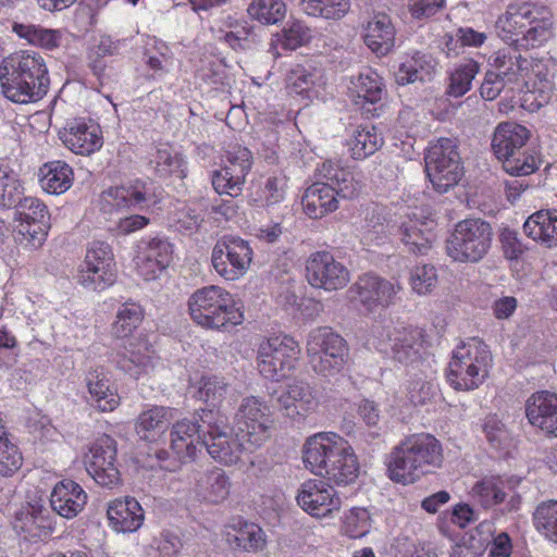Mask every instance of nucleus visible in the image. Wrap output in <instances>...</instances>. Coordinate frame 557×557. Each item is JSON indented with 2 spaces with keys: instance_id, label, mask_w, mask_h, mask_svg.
Here are the masks:
<instances>
[{
  "instance_id": "f257e3e1",
  "label": "nucleus",
  "mask_w": 557,
  "mask_h": 557,
  "mask_svg": "<svg viewBox=\"0 0 557 557\" xmlns=\"http://www.w3.org/2000/svg\"><path fill=\"white\" fill-rule=\"evenodd\" d=\"M305 467L336 485L354 483L359 475V461L347 440L333 432L308 437L302 447Z\"/></svg>"
},
{
  "instance_id": "f03ea898",
  "label": "nucleus",
  "mask_w": 557,
  "mask_h": 557,
  "mask_svg": "<svg viewBox=\"0 0 557 557\" xmlns=\"http://www.w3.org/2000/svg\"><path fill=\"white\" fill-rule=\"evenodd\" d=\"M443 463V447L429 434L407 436L389 454L387 470L389 478L398 483L410 484Z\"/></svg>"
},
{
  "instance_id": "7ed1b4c3",
  "label": "nucleus",
  "mask_w": 557,
  "mask_h": 557,
  "mask_svg": "<svg viewBox=\"0 0 557 557\" xmlns=\"http://www.w3.org/2000/svg\"><path fill=\"white\" fill-rule=\"evenodd\" d=\"M190 319L200 327L228 331L244 322V310L235 296L218 285L195 290L188 298Z\"/></svg>"
},
{
  "instance_id": "20e7f679",
  "label": "nucleus",
  "mask_w": 557,
  "mask_h": 557,
  "mask_svg": "<svg viewBox=\"0 0 557 557\" xmlns=\"http://www.w3.org/2000/svg\"><path fill=\"white\" fill-rule=\"evenodd\" d=\"M144 319L141 307L135 302L123 304L111 325V334L115 338H127L122 351H119L114 362L123 372L134 379L147 372L151 366L152 349L148 342L140 337H132Z\"/></svg>"
},
{
  "instance_id": "39448f33",
  "label": "nucleus",
  "mask_w": 557,
  "mask_h": 557,
  "mask_svg": "<svg viewBox=\"0 0 557 557\" xmlns=\"http://www.w3.org/2000/svg\"><path fill=\"white\" fill-rule=\"evenodd\" d=\"M488 347L478 338L457 346L448 364L446 379L456 391H473L486 380L492 366Z\"/></svg>"
},
{
  "instance_id": "423d86ee",
  "label": "nucleus",
  "mask_w": 557,
  "mask_h": 557,
  "mask_svg": "<svg viewBox=\"0 0 557 557\" xmlns=\"http://www.w3.org/2000/svg\"><path fill=\"white\" fill-rule=\"evenodd\" d=\"M300 346L294 337L277 334L263 338L257 349V369L267 380L280 382L296 368Z\"/></svg>"
},
{
  "instance_id": "0eeeda50",
  "label": "nucleus",
  "mask_w": 557,
  "mask_h": 557,
  "mask_svg": "<svg viewBox=\"0 0 557 557\" xmlns=\"http://www.w3.org/2000/svg\"><path fill=\"white\" fill-rule=\"evenodd\" d=\"M425 172L434 189L444 194L456 186L463 176V165L458 146L451 138L441 137L430 143L425 154Z\"/></svg>"
},
{
  "instance_id": "6e6552de",
  "label": "nucleus",
  "mask_w": 557,
  "mask_h": 557,
  "mask_svg": "<svg viewBox=\"0 0 557 557\" xmlns=\"http://www.w3.org/2000/svg\"><path fill=\"white\" fill-rule=\"evenodd\" d=\"M493 230L481 219H466L455 226L446 242L447 255L458 262H479L491 248Z\"/></svg>"
},
{
  "instance_id": "1a4fd4ad",
  "label": "nucleus",
  "mask_w": 557,
  "mask_h": 557,
  "mask_svg": "<svg viewBox=\"0 0 557 557\" xmlns=\"http://www.w3.org/2000/svg\"><path fill=\"white\" fill-rule=\"evenodd\" d=\"M306 349L313 371L323 376L339 373L348 357L346 341L326 326L309 333Z\"/></svg>"
},
{
  "instance_id": "9d476101",
  "label": "nucleus",
  "mask_w": 557,
  "mask_h": 557,
  "mask_svg": "<svg viewBox=\"0 0 557 557\" xmlns=\"http://www.w3.org/2000/svg\"><path fill=\"white\" fill-rule=\"evenodd\" d=\"M115 277L116 263L112 247L101 240L90 243L77 268V283L86 289L100 292L111 286Z\"/></svg>"
},
{
  "instance_id": "9b49d317",
  "label": "nucleus",
  "mask_w": 557,
  "mask_h": 557,
  "mask_svg": "<svg viewBox=\"0 0 557 557\" xmlns=\"http://www.w3.org/2000/svg\"><path fill=\"white\" fill-rule=\"evenodd\" d=\"M200 421L206 425L202 430V446L218 462L225 466L237 463L245 449L237 436L226 432V418L213 410H203Z\"/></svg>"
},
{
  "instance_id": "f8f14e48",
  "label": "nucleus",
  "mask_w": 557,
  "mask_h": 557,
  "mask_svg": "<svg viewBox=\"0 0 557 557\" xmlns=\"http://www.w3.org/2000/svg\"><path fill=\"white\" fill-rule=\"evenodd\" d=\"M252 261V249L248 242L239 237L224 236L219 239L211 252V264L225 281L242 278Z\"/></svg>"
},
{
  "instance_id": "ddd939ff",
  "label": "nucleus",
  "mask_w": 557,
  "mask_h": 557,
  "mask_svg": "<svg viewBox=\"0 0 557 557\" xmlns=\"http://www.w3.org/2000/svg\"><path fill=\"white\" fill-rule=\"evenodd\" d=\"M157 198L156 187L151 181L136 178L104 190L100 197V209L108 214L117 210H144L154 205Z\"/></svg>"
},
{
  "instance_id": "4468645a",
  "label": "nucleus",
  "mask_w": 557,
  "mask_h": 557,
  "mask_svg": "<svg viewBox=\"0 0 557 557\" xmlns=\"http://www.w3.org/2000/svg\"><path fill=\"white\" fill-rule=\"evenodd\" d=\"M239 434L249 444L248 449L262 446L270 437L273 419L270 407L257 397L243 399L236 413Z\"/></svg>"
},
{
  "instance_id": "2eb2a0df",
  "label": "nucleus",
  "mask_w": 557,
  "mask_h": 557,
  "mask_svg": "<svg viewBox=\"0 0 557 557\" xmlns=\"http://www.w3.org/2000/svg\"><path fill=\"white\" fill-rule=\"evenodd\" d=\"M15 219L17 239L21 245L37 249L47 239L49 228V211L47 206L36 197L20 198Z\"/></svg>"
},
{
  "instance_id": "dca6fc26",
  "label": "nucleus",
  "mask_w": 557,
  "mask_h": 557,
  "mask_svg": "<svg viewBox=\"0 0 557 557\" xmlns=\"http://www.w3.org/2000/svg\"><path fill=\"white\" fill-rule=\"evenodd\" d=\"M252 165L251 151L243 146L234 145L226 151L224 165L214 170L211 183L220 195L237 197L246 182V176Z\"/></svg>"
},
{
  "instance_id": "f3484780",
  "label": "nucleus",
  "mask_w": 557,
  "mask_h": 557,
  "mask_svg": "<svg viewBox=\"0 0 557 557\" xmlns=\"http://www.w3.org/2000/svg\"><path fill=\"white\" fill-rule=\"evenodd\" d=\"M116 443L109 435L94 442L84 457L86 470L95 482L107 488L121 484V474L115 465Z\"/></svg>"
},
{
  "instance_id": "a211bd4d",
  "label": "nucleus",
  "mask_w": 557,
  "mask_h": 557,
  "mask_svg": "<svg viewBox=\"0 0 557 557\" xmlns=\"http://www.w3.org/2000/svg\"><path fill=\"white\" fill-rule=\"evenodd\" d=\"M306 278L314 288L335 292L347 286L350 272L331 252L321 250L307 258Z\"/></svg>"
},
{
  "instance_id": "6ab92c4d",
  "label": "nucleus",
  "mask_w": 557,
  "mask_h": 557,
  "mask_svg": "<svg viewBox=\"0 0 557 557\" xmlns=\"http://www.w3.org/2000/svg\"><path fill=\"white\" fill-rule=\"evenodd\" d=\"M401 289L397 280H388L373 273L359 276L350 287L360 305L369 312L394 305Z\"/></svg>"
},
{
  "instance_id": "aec40b11",
  "label": "nucleus",
  "mask_w": 557,
  "mask_h": 557,
  "mask_svg": "<svg viewBox=\"0 0 557 557\" xmlns=\"http://www.w3.org/2000/svg\"><path fill=\"white\" fill-rule=\"evenodd\" d=\"M173 246L163 237L141 238L136 246L135 270L145 281H153L170 265Z\"/></svg>"
},
{
  "instance_id": "412c9836",
  "label": "nucleus",
  "mask_w": 557,
  "mask_h": 557,
  "mask_svg": "<svg viewBox=\"0 0 557 557\" xmlns=\"http://www.w3.org/2000/svg\"><path fill=\"white\" fill-rule=\"evenodd\" d=\"M298 506L312 517H325L338 511L342 505L341 498L334 487L321 479L305 481L297 493Z\"/></svg>"
},
{
  "instance_id": "4be33fe9",
  "label": "nucleus",
  "mask_w": 557,
  "mask_h": 557,
  "mask_svg": "<svg viewBox=\"0 0 557 557\" xmlns=\"http://www.w3.org/2000/svg\"><path fill=\"white\" fill-rule=\"evenodd\" d=\"M59 135L65 147L76 154L89 156L103 145L99 125L84 117L67 121Z\"/></svg>"
},
{
  "instance_id": "5701e85b",
  "label": "nucleus",
  "mask_w": 557,
  "mask_h": 557,
  "mask_svg": "<svg viewBox=\"0 0 557 557\" xmlns=\"http://www.w3.org/2000/svg\"><path fill=\"white\" fill-rule=\"evenodd\" d=\"M277 403L283 414L296 422L304 421L319 406L317 392L309 383L304 381L289 384L277 398Z\"/></svg>"
},
{
  "instance_id": "b1692460",
  "label": "nucleus",
  "mask_w": 557,
  "mask_h": 557,
  "mask_svg": "<svg viewBox=\"0 0 557 557\" xmlns=\"http://www.w3.org/2000/svg\"><path fill=\"white\" fill-rule=\"evenodd\" d=\"M231 488L232 481L221 468L214 467L207 471H197L194 474L191 493L200 503L220 505L228 498Z\"/></svg>"
},
{
  "instance_id": "393cba45",
  "label": "nucleus",
  "mask_w": 557,
  "mask_h": 557,
  "mask_svg": "<svg viewBox=\"0 0 557 557\" xmlns=\"http://www.w3.org/2000/svg\"><path fill=\"white\" fill-rule=\"evenodd\" d=\"M528 67L529 73L524 81L523 91L536 94L537 107H542L550 100L554 94V76L557 72V63L552 58H531Z\"/></svg>"
},
{
  "instance_id": "a878e982",
  "label": "nucleus",
  "mask_w": 557,
  "mask_h": 557,
  "mask_svg": "<svg viewBox=\"0 0 557 557\" xmlns=\"http://www.w3.org/2000/svg\"><path fill=\"white\" fill-rule=\"evenodd\" d=\"M88 495L85 490L73 480L58 482L50 494L52 510L67 520L77 517L85 508Z\"/></svg>"
},
{
  "instance_id": "bb28decb",
  "label": "nucleus",
  "mask_w": 557,
  "mask_h": 557,
  "mask_svg": "<svg viewBox=\"0 0 557 557\" xmlns=\"http://www.w3.org/2000/svg\"><path fill=\"white\" fill-rule=\"evenodd\" d=\"M525 414L533 426L557 436V394L547 391L532 394L525 403Z\"/></svg>"
},
{
  "instance_id": "cd10ccee",
  "label": "nucleus",
  "mask_w": 557,
  "mask_h": 557,
  "mask_svg": "<svg viewBox=\"0 0 557 557\" xmlns=\"http://www.w3.org/2000/svg\"><path fill=\"white\" fill-rule=\"evenodd\" d=\"M519 48L499 49L492 57V65L509 83V90L523 91L525 87V77L528 76V66L530 59L523 58Z\"/></svg>"
},
{
  "instance_id": "c85d7f7f",
  "label": "nucleus",
  "mask_w": 557,
  "mask_h": 557,
  "mask_svg": "<svg viewBox=\"0 0 557 557\" xmlns=\"http://www.w3.org/2000/svg\"><path fill=\"white\" fill-rule=\"evenodd\" d=\"M424 344V331L418 326L407 325L394 327V337L389 344V352L396 361L411 364L421 358Z\"/></svg>"
},
{
  "instance_id": "c756f323",
  "label": "nucleus",
  "mask_w": 557,
  "mask_h": 557,
  "mask_svg": "<svg viewBox=\"0 0 557 557\" xmlns=\"http://www.w3.org/2000/svg\"><path fill=\"white\" fill-rule=\"evenodd\" d=\"M206 425L189 419H182L173 424L170 431V447L182 461L196 456L197 446L202 445V430Z\"/></svg>"
},
{
  "instance_id": "7c9ffc66",
  "label": "nucleus",
  "mask_w": 557,
  "mask_h": 557,
  "mask_svg": "<svg viewBox=\"0 0 557 557\" xmlns=\"http://www.w3.org/2000/svg\"><path fill=\"white\" fill-rule=\"evenodd\" d=\"M9 71L18 74L32 84L41 85L45 92H48L50 79L44 58L37 52L20 51L2 61Z\"/></svg>"
},
{
  "instance_id": "2f4dec72",
  "label": "nucleus",
  "mask_w": 557,
  "mask_h": 557,
  "mask_svg": "<svg viewBox=\"0 0 557 557\" xmlns=\"http://www.w3.org/2000/svg\"><path fill=\"white\" fill-rule=\"evenodd\" d=\"M107 516L112 529L116 532L132 533L144 523L145 512L134 497L116 498L109 503Z\"/></svg>"
},
{
  "instance_id": "473e14b6",
  "label": "nucleus",
  "mask_w": 557,
  "mask_h": 557,
  "mask_svg": "<svg viewBox=\"0 0 557 557\" xmlns=\"http://www.w3.org/2000/svg\"><path fill=\"white\" fill-rule=\"evenodd\" d=\"M85 383L92 405L100 411L111 412L120 406L117 389L103 369H90L86 373Z\"/></svg>"
},
{
  "instance_id": "72a5a7b5",
  "label": "nucleus",
  "mask_w": 557,
  "mask_h": 557,
  "mask_svg": "<svg viewBox=\"0 0 557 557\" xmlns=\"http://www.w3.org/2000/svg\"><path fill=\"white\" fill-rule=\"evenodd\" d=\"M435 222L432 219L420 220L408 216L398 226L401 243L413 253L424 255L435 239Z\"/></svg>"
},
{
  "instance_id": "f704fd0d",
  "label": "nucleus",
  "mask_w": 557,
  "mask_h": 557,
  "mask_svg": "<svg viewBox=\"0 0 557 557\" xmlns=\"http://www.w3.org/2000/svg\"><path fill=\"white\" fill-rule=\"evenodd\" d=\"M318 171L319 175L334 187L336 196L352 199L360 195L363 187L360 173L342 168L330 160L323 162Z\"/></svg>"
},
{
  "instance_id": "c9c22d12",
  "label": "nucleus",
  "mask_w": 557,
  "mask_h": 557,
  "mask_svg": "<svg viewBox=\"0 0 557 557\" xmlns=\"http://www.w3.org/2000/svg\"><path fill=\"white\" fill-rule=\"evenodd\" d=\"M554 36L552 12L543 5H537L522 36L515 40L516 48L533 49L546 44Z\"/></svg>"
},
{
  "instance_id": "e433bc0d",
  "label": "nucleus",
  "mask_w": 557,
  "mask_h": 557,
  "mask_svg": "<svg viewBox=\"0 0 557 557\" xmlns=\"http://www.w3.org/2000/svg\"><path fill=\"white\" fill-rule=\"evenodd\" d=\"M301 203L310 219H322L338 209L336 191L327 182H317L309 186L302 196Z\"/></svg>"
},
{
  "instance_id": "4c0bfd02",
  "label": "nucleus",
  "mask_w": 557,
  "mask_h": 557,
  "mask_svg": "<svg viewBox=\"0 0 557 557\" xmlns=\"http://www.w3.org/2000/svg\"><path fill=\"white\" fill-rule=\"evenodd\" d=\"M536 7L528 2L508 5L505 13L496 21V29L503 40L515 47L516 38L522 36L527 29Z\"/></svg>"
},
{
  "instance_id": "58836bf2",
  "label": "nucleus",
  "mask_w": 557,
  "mask_h": 557,
  "mask_svg": "<svg viewBox=\"0 0 557 557\" xmlns=\"http://www.w3.org/2000/svg\"><path fill=\"white\" fill-rule=\"evenodd\" d=\"M0 84L2 94L7 99L15 103H30L44 98L47 92L40 84H32L18 74L9 71L8 66H0Z\"/></svg>"
},
{
  "instance_id": "ea45409f",
  "label": "nucleus",
  "mask_w": 557,
  "mask_h": 557,
  "mask_svg": "<svg viewBox=\"0 0 557 557\" xmlns=\"http://www.w3.org/2000/svg\"><path fill=\"white\" fill-rule=\"evenodd\" d=\"M363 41L377 57L386 55L394 47L395 29L385 14L372 16L363 25Z\"/></svg>"
},
{
  "instance_id": "a19ab883",
  "label": "nucleus",
  "mask_w": 557,
  "mask_h": 557,
  "mask_svg": "<svg viewBox=\"0 0 557 557\" xmlns=\"http://www.w3.org/2000/svg\"><path fill=\"white\" fill-rule=\"evenodd\" d=\"M525 235L541 245L557 246V210H540L531 214L523 224Z\"/></svg>"
},
{
  "instance_id": "79ce46f5",
  "label": "nucleus",
  "mask_w": 557,
  "mask_h": 557,
  "mask_svg": "<svg viewBox=\"0 0 557 557\" xmlns=\"http://www.w3.org/2000/svg\"><path fill=\"white\" fill-rule=\"evenodd\" d=\"M527 127L515 122L500 123L493 136L492 148L498 159L510 157L517 150H520L529 139Z\"/></svg>"
},
{
  "instance_id": "37998d69",
  "label": "nucleus",
  "mask_w": 557,
  "mask_h": 557,
  "mask_svg": "<svg viewBox=\"0 0 557 557\" xmlns=\"http://www.w3.org/2000/svg\"><path fill=\"white\" fill-rule=\"evenodd\" d=\"M437 62L429 53L416 52L406 57L396 72V82L407 85L414 82L430 81L435 73Z\"/></svg>"
},
{
  "instance_id": "c03bdc74",
  "label": "nucleus",
  "mask_w": 557,
  "mask_h": 557,
  "mask_svg": "<svg viewBox=\"0 0 557 557\" xmlns=\"http://www.w3.org/2000/svg\"><path fill=\"white\" fill-rule=\"evenodd\" d=\"M41 188L51 195H61L71 188L74 180L72 168L64 161L45 163L39 169Z\"/></svg>"
},
{
  "instance_id": "a18cd8bd",
  "label": "nucleus",
  "mask_w": 557,
  "mask_h": 557,
  "mask_svg": "<svg viewBox=\"0 0 557 557\" xmlns=\"http://www.w3.org/2000/svg\"><path fill=\"white\" fill-rule=\"evenodd\" d=\"M381 76L371 69H366L358 76L351 77L349 91L358 104L360 100L376 103L382 99L384 89Z\"/></svg>"
},
{
  "instance_id": "49530a36",
  "label": "nucleus",
  "mask_w": 557,
  "mask_h": 557,
  "mask_svg": "<svg viewBox=\"0 0 557 557\" xmlns=\"http://www.w3.org/2000/svg\"><path fill=\"white\" fill-rule=\"evenodd\" d=\"M13 32L28 44L38 46L46 50H53L60 47L62 41V32L59 29L44 28L34 24L13 25Z\"/></svg>"
},
{
  "instance_id": "de8ad7c7",
  "label": "nucleus",
  "mask_w": 557,
  "mask_h": 557,
  "mask_svg": "<svg viewBox=\"0 0 557 557\" xmlns=\"http://www.w3.org/2000/svg\"><path fill=\"white\" fill-rule=\"evenodd\" d=\"M171 419V409L154 406L143 411L136 421L137 434L146 440L152 441L157 434L162 432Z\"/></svg>"
},
{
  "instance_id": "09e8293b",
  "label": "nucleus",
  "mask_w": 557,
  "mask_h": 557,
  "mask_svg": "<svg viewBox=\"0 0 557 557\" xmlns=\"http://www.w3.org/2000/svg\"><path fill=\"white\" fill-rule=\"evenodd\" d=\"M382 135L374 126H359L349 141L354 159L361 160L375 153L383 145Z\"/></svg>"
},
{
  "instance_id": "8fccbe9b",
  "label": "nucleus",
  "mask_w": 557,
  "mask_h": 557,
  "mask_svg": "<svg viewBox=\"0 0 557 557\" xmlns=\"http://www.w3.org/2000/svg\"><path fill=\"white\" fill-rule=\"evenodd\" d=\"M151 163L154 164V172L160 177L175 175L183 178L186 175V162L184 158L170 146L158 148Z\"/></svg>"
},
{
  "instance_id": "3c124183",
  "label": "nucleus",
  "mask_w": 557,
  "mask_h": 557,
  "mask_svg": "<svg viewBox=\"0 0 557 557\" xmlns=\"http://www.w3.org/2000/svg\"><path fill=\"white\" fill-rule=\"evenodd\" d=\"M287 8L283 0H252L248 5V15L264 25L282 22Z\"/></svg>"
},
{
  "instance_id": "603ef678",
  "label": "nucleus",
  "mask_w": 557,
  "mask_h": 557,
  "mask_svg": "<svg viewBox=\"0 0 557 557\" xmlns=\"http://www.w3.org/2000/svg\"><path fill=\"white\" fill-rule=\"evenodd\" d=\"M480 71V65L474 60H466L459 63L449 75L447 94L451 97H461L472 86V81Z\"/></svg>"
},
{
  "instance_id": "864d4df0",
  "label": "nucleus",
  "mask_w": 557,
  "mask_h": 557,
  "mask_svg": "<svg viewBox=\"0 0 557 557\" xmlns=\"http://www.w3.org/2000/svg\"><path fill=\"white\" fill-rule=\"evenodd\" d=\"M300 5L308 15L341 20L350 9V0H300Z\"/></svg>"
},
{
  "instance_id": "5fc2aeb1",
  "label": "nucleus",
  "mask_w": 557,
  "mask_h": 557,
  "mask_svg": "<svg viewBox=\"0 0 557 557\" xmlns=\"http://www.w3.org/2000/svg\"><path fill=\"white\" fill-rule=\"evenodd\" d=\"M196 386L195 397L212 408L222 404L228 391L225 380L216 375L202 376Z\"/></svg>"
},
{
  "instance_id": "6e6d98bb",
  "label": "nucleus",
  "mask_w": 557,
  "mask_h": 557,
  "mask_svg": "<svg viewBox=\"0 0 557 557\" xmlns=\"http://www.w3.org/2000/svg\"><path fill=\"white\" fill-rule=\"evenodd\" d=\"M472 495L483 507L491 508L504 502L505 483L499 478H485L472 487Z\"/></svg>"
},
{
  "instance_id": "4d7b16f0",
  "label": "nucleus",
  "mask_w": 557,
  "mask_h": 557,
  "mask_svg": "<svg viewBox=\"0 0 557 557\" xmlns=\"http://www.w3.org/2000/svg\"><path fill=\"white\" fill-rule=\"evenodd\" d=\"M23 194L17 174L7 163H0V208L15 207Z\"/></svg>"
},
{
  "instance_id": "13d9d810",
  "label": "nucleus",
  "mask_w": 557,
  "mask_h": 557,
  "mask_svg": "<svg viewBox=\"0 0 557 557\" xmlns=\"http://www.w3.org/2000/svg\"><path fill=\"white\" fill-rule=\"evenodd\" d=\"M536 529L549 541L557 544V502L540 504L533 516Z\"/></svg>"
},
{
  "instance_id": "bf43d9fd",
  "label": "nucleus",
  "mask_w": 557,
  "mask_h": 557,
  "mask_svg": "<svg viewBox=\"0 0 557 557\" xmlns=\"http://www.w3.org/2000/svg\"><path fill=\"white\" fill-rule=\"evenodd\" d=\"M504 170L510 175L525 176L534 173L540 165L537 159L528 151L517 150L510 157H504Z\"/></svg>"
},
{
  "instance_id": "052dcab7",
  "label": "nucleus",
  "mask_w": 557,
  "mask_h": 557,
  "mask_svg": "<svg viewBox=\"0 0 557 557\" xmlns=\"http://www.w3.org/2000/svg\"><path fill=\"white\" fill-rule=\"evenodd\" d=\"M236 545L246 552H260L265 547L267 537L263 530L255 523H245L234 535Z\"/></svg>"
},
{
  "instance_id": "680f3d73",
  "label": "nucleus",
  "mask_w": 557,
  "mask_h": 557,
  "mask_svg": "<svg viewBox=\"0 0 557 557\" xmlns=\"http://www.w3.org/2000/svg\"><path fill=\"white\" fill-rule=\"evenodd\" d=\"M320 76L315 72L309 71L304 66L297 65L287 75L286 87L292 94L307 95L310 97V92L317 85Z\"/></svg>"
},
{
  "instance_id": "e2e57ef3",
  "label": "nucleus",
  "mask_w": 557,
  "mask_h": 557,
  "mask_svg": "<svg viewBox=\"0 0 557 557\" xmlns=\"http://www.w3.org/2000/svg\"><path fill=\"white\" fill-rule=\"evenodd\" d=\"M44 522L42 510L34 506L25 507L15 515L14 529L29 536H38Z\"/></svg>"
},
{
  "instance_id": "0e129e2a",
  "label": "nucleus",
  "mask_w": 557,
  "mask_h": 557,
  "mask_svg": "<svg viewBox=\"0 0 557 557\" xmlns=\"http://www.w3.org/2000/svg\"><path fill=\"white\" fill-rule=\"evenodd\" d=\"M437 283V272L433 265H417L410 274V285L418 295L430 294Z\"/></svg>"
},
{
  "instance_id": "69168bd1",
  "label": "nucleus",
  "mask_w": 557,
  "mask_h": 557,
  "mask_svg": "<svg viewBox=\"0 0 557 557\" xmlns=\"http://www.w3.org/2000/svg\"><path fill=\"white\" fill-rule=\"evenodd\" d=\"M117 51V45L109 36H102L98 44L94 45L89 52V65L97 76H100L106 67L103 59L114 55Z\"/></svg>"
},
{
  "instance_id": "338daca9",
  "label": "nucleus",
  "mask_w": 557,
  "mask_h": 557,
  "mask_svg": "<svg viewBox=\"0 0 557 557\" xmlns=\"http://www.w3.org/2000/svg\"><path fill=\"white\" fill-rule=\"evenodd\" d=\"M22 455L9 437L0 438V474L10 476L22 466Z\"/></svg>"
},
{
  "instance_id": "774afa93",
  "label": "nucleus",
  "mask_w": 557,
  "mask_h": 557,
  "mask_svg": "<svg viewBox=\"0 0 557 557\" xmlns=\"http://www.w3.org/2000/svg\"><path fill=\"white\" fill-rule=\"evenodd\" d=\"M345 533L352 539L366 535L370 530V515L364 508H354L345 517Z\"/></svg>"
}]
</instances>
